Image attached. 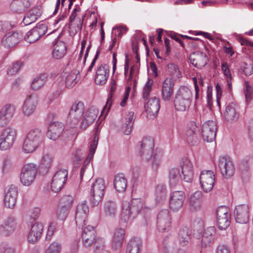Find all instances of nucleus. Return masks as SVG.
<instances>
[{"label": "nucleus", "mask_w": 253, "mask_h": 253, "mask_svg": "<svg viewBox=\"0 0 253 253\" xmlns=\"http://www.w3.org/2000/svg\"><path fill=\"white\" fill-rule=\"evenodd\" d=\"M68 176L66 170H59L57 171L53 177L51 183V189L53 192L57 193L59 192L65 184Z\"/></svg>", "instance_id": "obj_14"}, {"label": "nucleus", "mask_w": 253, "mask_h": 253, "mask_svg": "<svg viewBox=\"0 0 253 253\" xmlns=\"http://www.w3.org/2000/svg\"><path fill=\"white\" fill-rule=\"evenodd\" d=\"M31 3L29 0H14L10 4V9L14 12L22 13L29 8Z\"/></svg>", "instance_id": "obj_34"}, {"label": "nucleus", "mask_w": 253, "mask_h": 253, "mask_svg": "<svg viewBox=\"0 0 253 253\" xmlns=\"http://www.w3.org/2000/svg\"><path fill=\"white\" fill-rule=\"evenodd\" d=\"M181 175L179 170L176 168L170 169L169 172V184L171 188L175 187L180 182Z\"/></svg>", "instance_id": "obj_38"}, {"label": "nucleus", "mask_w": 253, "mask_h": 253, "mask_svg": "<svg viewBox=\"0 0 253 253\" xmlns=\"http://www.w3.org/2000/svg\"><path fill=\"white\" fill-rule=\"evenodd\" d=\"M171 226V217L167 210H163L158 213L157 217V227L159 232H168Z\"/></svg>", "instance_id": "obj_11"}, {"label": "nucleus", "mask_w": 253, "mask_h": 253, "mask_svg": "<svg viewBox=\"0 0 253 253\" xmlns=\"http://www.w3.org/2000/svg\"><path fill=\"white\" fill-rule=\"evenodd\" d=\"M15 112L14 106L11 104L5 105L0 110V114L6 117V118H11Z\"/></svg>", "instance_id": "obj_51"}, {"label": "nucleus", "mask_w": 253, "mask_h": 253, "mask_svg": "<svg viewBox=\"0 0 253 253\" xmlns=\"http://www.w3.org/2000/svg\"><path fill=\"white\" fill-rule=\"evenodd\" d=\"M17 194V187H11L8 189L5 195L4 199V204L5 207L10 209H12L14 207L16 202Z\"/></svg>", "instance_id": "obj_26"}, {"label": "nucleus", "mask_w": 253, "mask_h": 253, "mask_svg": "<svg viewBox=\"0 0 253 253\" xmlns=\"http://www.w3.org/2000/svg\"><path fill=\"white\" fill-rule=\"evenodd\" d=\"M94 253H104V244L102 240L100 239L99 241L94 244Z\"/></svg>", "instance_id": "obj_57"}, {"label": "nucleus", "mask_w": 253, "mask_h": 253, "mask_svg": "<svg viewBox=\"0 0 253 253\" xmlns=\"http://www.w3.org/2000/svg\"><path fill=\"white\" fill-rule=\"evenodd\" d=\"M69 210L68 208L60 206L57 211V218L62 220H65L69 214Z\"/></svg>", "instance_id": "obj_55"}, {"label": "nucleus", "mask_w": 253, "mask_h": 253, "mask_svg": "<svg viewBox=\"0 0 253 253\" xmlns=\"http://www.w3.org/2000/svg\"><path fill=\"white\" fill-rule=\"evenodd\" d=\"M82 239L83 245L85 247H90L101 239L97 237L95 227L88 225L86 226L82 233Z\"/></svg>", "instance_id": "obj_10"}, {"label": "nucleus", "mask_w": 253, "mask_h": 253, "mask_svg": "<svg viewBox=\"0 0 253 253\" xmlns=\"http://www.w3.org/2000/svg\"><path fill=\"white\" fill-rule=\"evenodd\" d=\"M180 167L183 180L191 182L194 176L193 166L191 162L188 158H184L180 162Z\"/></svg>", "instance_id": "obj_15"}, {"label": "nucleus", "mask_w": 253, "mask_h": 253, "mask_svg": "<svg viewBox=\"0 0 253 253\" xmlns=\"http://www.w3.org/2000/svg\"><path fill=\"white\" fill-rule=\"evenodd\" d=\"M80 211L82 213L86 214L88 211V208L86 206V201H84L81 205H78L77 208V211Z\"/></svg>", "instance_id": "obj_64"}, {"label": "nucleus", "mask_w": 253, "mask_h": 253, "mask_svg": "<svg viewBox=\"0 0 253 253\" xmlns=\"http://www.w3.org/2000/svg\"><path fill=\"white\" fill-rule=\"evenodd\" d=\"M84 109V105L83 102H75L71 108L69 115L71 118L78 120L82 116Z\"/></svg>", "instance_id": "obj_36"}, {"label": "nucleus", "mask_w": 253, "mask_h": 253, "mask_svg": "<svg viewBox=\"0 0 253 253\" xmlns=\"http://www.w3.org/2000/svg\"><path fill=\"white\" fill-rule=\"evenodd\" d=\"M34 29L37 30V33L40 35V37H41L46 32L47 27L45 24L41 23L34 27Z\"/></svg>", "instance_id": "obj_60"}, {"label": "nucleus", "mask_w": 253, "mask_h": 253, "mask_svg": "<svg viewBox=\"0 0 253 253\" xmlns=\"http://www.w3.org/2000/svg\"><path fill=\"white\" fill-rule=\"evenodd\" d=\"M38 171L37 166L34 164L25 165L22 169L20 180L25 186L30 185L34 181Z\"/></svg>", "instance_id": "obj_6"}, {"label": "nucleus", "mask_w": 253, "mask_h": 253, "mask_svg": "<svg viewBox=\"0 0 253 253\" xmlns=\"http://www.w3.org/2000/svg\"><path fill=\"white\" fill-rule=\"evenodd\" d=\"M174 82L171 78H167L164 82L162 89V96L164 100L169 101L173 91Z\"/></svg>", "instance_id": "obj_25"}, {"label": "nucleus", "mask_w": 253, "mask_h": 253, "mask_svg": "<svg viewBox=\"0 0 253 253\" xmlns=\"http://www.w3.org/2000/svg\"><path fill=\"white\" fill-rule=\"evenodd\" d=\"M125 229L120 228L115 231L112 242V249L118 250L121 249L125 239Z\"/></svg>", "instance_id": "obj_27"}, {"label": "nucleus", "mask_w": 253, "mask_h": 253, "mask_svg": "<svg viewBox=\"0 0 253 253\" xmlns=\"http://www.w3.org/2000/svg\"><path fill=\"white\" fill-rule=\"evenodd\" d=\"M15 228V223L13 218H8L3 221L0 226V234L2 236H8L12 233Z\"/></svg>", "instance_id": "obj_30"}, {"label": "nucleus", "mask_w": 253, "mask_h": 253, "mask_svg": "<svg viewBox=\"0 0 253 253\" xmlns=\"http://www.w3.org/2000/svg\"><path fill=\"white\" fill-rule=\"evenodd\" d=\"M191 231L187 227H183L180 228L178 239L180 245L182 246H186L188 244L191 239Z\"/></svg>", "instance_id": "obj_39"}, {"label": "nucleus", "mask_w": 253, "mask_h": 253, "mask_svg": "<svg viewBox=\"0 0 253 253\" xmlns=\"http://www.w3.org/2000/svg\"><path fill=\"white\" fill-rule=\"evenodd\" d=\"M167 190L163 185H158L156 188V200L160 202L165 199L166 197Z\"/></svg>", "instance_id": "obj_50"}, {"label": "nucleus", "mask_w": 253, "mask_h": 253, "mask_svg": "<svg viewBox=\"0 0 253 253\" xmlns=\"http://www.w3.org/2000/svg\"><path fill=\"white\" fill-rule=\"evenodd\" d=\"M60 249V245L58 243L54 242L47 249L46 253H59Z\"/></svg>", "instance_id": "obj_58"}, {"label": "nucleus", "mask_w": 253, "mask_h": 253, "mask_svg": "<svg viewBox=\"0 0 253 253\" xmlns=\"http://www.w3.org/2000/svg\"><path fill=\"white\" fill-rule=\"evenodd\" d=\"M198 128L194 122H191L186 131V139L188 143L191 145H195L198 143Z\"/></svg>", "instance_id": "obj_20"}, {"label": "nucleus", "mask_w": 253, "mask_h": 253, "mask_svg": "<svg viewBox=\"0 0 253 253\" xmlns=\"http://www.w3.org/2000/svg\"><path fill=\"white\" fill-rule=\"evenodd\" d=\"M67 47L65 43L61 41L57 40L54 44L52 55L54 58L60 59L66 54Z\"/></svg>", "instance_id": "obj_32"}, {"label": "nucleus", "mask_w": 253, "mask_h": 253, "mask_svg": "<svg viewBox=\"0 0 253 253\" xmlns=\"http://www.w3.org/2000/svg\"><path fill=\"white\" fill-rule=\"evenodd\" d=\"M132 48L133 52L136 54L135 58L137 59V62H140V57L138 53V40L136 37H133V40L132 42Z\"/></svg>", "instance_id": "obj_59"}, {"label": "nucleus", "mask_w": 253, "mask_h": 253, "mask_svg": "<svg viewBox=\"0 0 253 253\" xmlns=\"http://www.w3.org/2000/svg\"><path fill=\"white\" fill-rule=\"evenodd\" d=\"M234 216L237 222L244 224L246 223L249 219V208L247 205H240L236 207Z\"/></svg>", "instance_id": "obj_17"}, {"label": "nucleus", "mask_w": 253, "mask_h": 253, "mask_svg": "<svg viewBox=\"0 0 253 253\" xmlns=\"http://www.w3.org/2000/svg\"><path fill=\"white\" fill-rule=\"evenodd\" d=\"M97 117V111L93 108H89L85 113L84 119L81 123V127L85 129L93 123Z\"/></svg>", "instance_id": "obj_33"}, {"label": "nucleus", "mask_w": 253, "mask_h": 253, "mask_svg": "<svg viewBox=\"0 0 253 253\" xmlns=\"http://www.w3.org/2000/svg\"><path fill=\"white\" fill-rule=\"evenodd\" d=\"M43 231V225L41 223H35L32 225L28 236L29 242L35 243L41 237Z\"/></svg>", "instance_id": "obj_23"}, {"label": "nucleus", "mask_w": 253, "mask_h": 253, "mask_svg": "<svg viewBox=\"0 0 253 253\" xmlns=\"http://www.w3.org/2000/svg\"><path fill=\"white\" fill-rule=\"evenodd\" d=\"M143 218L145 220V224L148 225L151 223L150 209L143 208Z\"/></svg>", "instance_id": "obj_62"}, {"label": "nucleus", "mask_w": 253, "mask_h": 253, "mask_svg": "<svg viewBox=\"0 0 253 253\" xmlns=\"http://www.w3.org/2000/svg\"><path fill=\"white\" fill-rule=\"evenodd\" d=\"M37 104L36 99L32 97L31 95H29L25 100L23 106V111L25 115L29 116L32 114L36 109Z\"/></svg>", "instance_id": "obj_37"}, {"label": "nucleus", "mask_w": 253, "mask_h": 253, "mask_svg": "<svg viewBox=\"0 0 253 253\" xmlns=\"http://www.w3.org/2000/svg\"><path fill=\"white\" fill-rule=\"evenodd\" d=\"M134 113L133 112H129L127 115L126 118V123L125 124L124 132L126 135H128L131 131V129L133 126Z\"/></svg>", "instance_id": "obj_47"}, {"label": "nucleus", "mask_w": 253, "mask_h": 253, "mask_svg": "<svg viewBox=\"0 0 253 253\" xmlns=\"http://www.w3.org/2000/svg\"><path fill=\"white\" fill-rule=\"evenodd\" d=\"M142 209V202L141 199L134 198L131 201V206L130 208L128 205L123 206L121 213V220L126 222L129 219L130 214L132 215L133 218L136 217L141 213Z\"/></svg>", "instance_id": "obj_5"}, {"label": "nucleus", "mask_w": 253, "mask_h": 253, "mask_svg": "<svg viewBox=\"0 0 253 253\" xmlns=\"http://www.w3.org/2000/svg\"><path fill=\"white\" fill-rule=\"evenodd\" d=\"M154 147V140L151 136L143 138V157L145 161L151 159Z\"/></svg>", "instance_id": "obj_29"}, {"label": "nucleus", "mask_w": 253, "mask_h": 253, "mask_svg": "<svg viewBox=\"0 0 253 253\" xmlns=\"http://www.w3.org/2000/svg\"><path fill=\"white\" fill-rule=\"evenodd\" d=\"M141 245L140 239L137 237H134L128 243L126 253H139Z\"/></svg>", "instance_id": "obj_42"}, {"label": "nucleus", "mask_w": 253, "mask_h": 253, "mask_svg": "<svg viewBox=\"0 0 253 253\" xmlns=\"http://www.w3.org/2000/svg\"><path fill=\"white\" fill-rule=\"evenodd\" d=\"M117 88V84L116 81L114 79H112L111 80V88L110 90V99H108V101L107 102V104L106 106L104 107V109L107 107V105L109 104V102L110 100L111 99V98L112 97L113 95H114L115 90Z\"/></svg>", "instance_id": "obj_63"}, {"label": "nucleus", "mask_w": 253, "mask_h": 253, "mask_svg": "<svg viewBox=\"0 0 253 253\" xmlns=\"http://www.w3.org/2000/svg\"><path fill=\"white\" fill-rule=\"evenodd\" d=\"M79 71L76 70L71 72L66 77L65 84L67 87L70 88L74 86L78 82V75Z\"/></svg>", "instance_id": "obj_44"}, {"label": "nucleus", "mask_w": 253, "mask_h": 253, "mask_svg": "<svg viewBox=\"0 0 253 253\" xmlns=\"http://www.w3.org/2000/svg\"><path fill=\"white\" fill-rule=\"evenodd\" d=\"M114 185L118 192H125L127 186L126 178L122 174H118L116 175L114 180Z\"/></svg>", "instance_id": "obj_41"}, {"label": "nucleus", "mask_w": 253, "mask_h": 253, "mask_svg": "<svg viewBox=\"0 0 253 253\" xmlns=\"http://www.w3.org/2000/svg\"><path fill=\"white\" fill-rule=\"evenodd\" d=\"M215 175L213 171L210 170H203L200 175L201 186L205 192L211 191L213 186Z\"/></svg>", "instance_id": "obj_12"}, {"label": "nucleus", "mask_w": 253, "mask_h": 253, "mask_svg": "<svg viewBox=\"0 0 253 253\" xmlns=\"http://www.w3.org/2000/svg\"><path fill=\"white\" fill-rule=\"evenodd\" d=\"M203 194L201 191H197L190 197L189 204L191 210L196 211L199 209L202 203Z\"/></svg>", "instance_id": "obj_35"}, {"label": "nucleus", "mask_w": 253, "mask_h": 253, "mask_svg": "<svg viewBox=\"0 0 253 253\" xmlns=\"http://www.w3.org/2000/svg\"><path fill=\"white\" fill-rule=\"evenodd\" d=\"M246 88L244 90V93L246 101L250 102L253 98L252 87L248 82L245 83Z\"/></svg>", "instance_id": "obj_56"}, {"label": "nucleus", "mask_w": 253, "mask_h": 253, "mask_svg": "<svg viewBox=\"0 0 253 253\" xmlns=\"http://www.w3.org/2000/svg\"><path fill=\"white\" fill-rule=\"evenodd\" d=\"M86 218V214L82 213V212L78 211L76 212L75 220L77 225L82 227L85 224V221Z\"/></svg>", "instance_id": "obj_52"}, {"label": "nucleus", "mask_w": 253, "mask_h": 253, "mask_svg": "<svg viewBox=\"0 0 253 253\" xmlns=\"http://www.w3.org/2000/svg\"><path fill=\"white\" fill-rule=\"evenodd\" d=\"M238 105L234 103L228 104L225 108L224 116L225 120L230 123L236 122L239 117Z\"/></svg>", "instance_id": "obj_19"}, {"label": "nucleus", "mask_w": 253, "mask_h": 253, "mask_svg": "<svg viewBox=\"0 0 253 253\" xmlns=\"http://www.w3.org/2000/svg\"><path fill=\"white\" fill-rule=\"evenodd\" d=\"M239 172L240 177L243 182H247L249 180L250 171L248 162L246 160L241 161L239 164Z\"/></svg>", "instance_id": "obj_40"}, {"label": "nucleus", "mask_w": 253, "mask_h": 253, "mask_svg": "<svg viewBox=\"0 0 253 253\" xmlns=\"http://www.w3.org/2000/svg\"><path fill=\"white\" fill-rule=\"evenodd\" d=\"M42 14L41 7H35L31 8L24 16L23 23L25 25H30L35 22Z\"/></svg>", "instance_id": "obj_28"}, {"label": "nucleus", "mask_w": 253, "mask_h": 253, "mask_svg": "<svg viewBox=\"0 0 253 253\" xmlns=\"http://www.w3.org/2000/svg\"><path fill=\"white\" fill-rule=\"evenodd\" d=\"M23 65V63L20 61H17L10 66L8 70L7 74L10 76L14 75L18 73L20 67Z\"/></svg>", "instance_id": "obj_54"}, {"label": "nucleus", "mask_w": 253, "mask_h": 253, "mask_svg": "<svg viewBox=\"0 0 253 253\" xmlns=\"http://www.w3.org/2000/svg\"><path fill=\"white\" fill-rule=\"evenodd\" d=\"M16 135V131L11 127L3 129L0 136V149L5 150L13 144Z\"/></svg>", "instance_id": "obj_7"}, {"label": "nucleus", "mask_w": 253, "mask_h": 253, "mask_svg": "<svg viewBox=\"0 0 253 253\" xmlns=\"http://www.w3.org/2000/svg\"><path fill=\"white\" fill-rule=\"evenodd\" d=\"M185 199V195L183 192L176 191L172 192L169 201L170 208L173 211H177L181 209L183 206Z\"/></svg>", "instance_id": "obj_16"}, {"label": "nucleus", "mask_w": 253, "mask_h": 253, "mask_svg": "<svg viewBox=\"0 0 253 253\" xmlns=\"http://www.w3.org/2000/svg\"><path fill=\"white\" fill-rule=\"evenodd\" d=\"M42 142V134L38 129L30 131L25 139L23 149L27 153L33 152Z\"/></svg>", "instance_id": "obj_4"}, {"label": "nucleus", "mask_w": 253, "mask_h": 253, "mask_svg": "<svg viewBox=\"0 0 253 253\" xmlns=\"http://www.w3.org/2000/svg\"><path fill=\"white\" fill-rule=\"evenodd\" d=\"M215 234V229L214 227H209L205 229L201 240L202 247L210 246L214 241Z\"/></svg>", "instance_id": "obj_31"}, {"label": "nucleus", "mask_w": 253, "mask_h": 253, "mask_svg": "<svg viewBox=\"0 0 253 253\" xmlns=\"http://www.w3.org/2000/svg\"><path fill=\"white\" fill-rule=\"evenodd\" d=\"M231 214L229 210L225 207H219L216 210L217 224L221 230L226 229L230 224Z\"/></svg>", "instance_id": "obj_9"}, {"label": "nucleus", "mask_w": 253, "mask_h": 253, "mask_svg": "<svg viewBox=\"0 0 253 253\" xmlns=\"http://www.w3.org/2000/svg\"><path fill=\"white\" fill-rule=\"evenodd\" d=\"M105 184L102 178L96 179L91 185L90 189V203L93 207L98 205L104 194Z\"/></svg>", "instance_id": "obj_3"}, {"label": "nucleus", "mask_w": 253, "mask_h": 253, "mask_svg": "<svg viewBox=\"0 0 253 253\" xmlns=\"http://www.w3.org/2000/svg\"><path fill=\"white\" fill-rule=\"evenodd\" d=\"M63 129V125L61 123L52 122L49 125L47 135L50 139L55 140L61 134Z\"/></svg>", "instance_id": "obj_24"}, {"label": "nucleus", "mask_w": 253, "mask_h": 253, "mask_svg": "<svg viewBox=\"0 0 253 253\" xmlns=\"http://www.w3.org/2000/svg\"><path fill=\"white\" fill-rule=\"evenodd\" d=\"M74 201L73 197L71 195H65L60 200V205L70 209Z\"/></svg>", "instance_id": "obj_53"}, {"label": "nucleus", "mask_w": 253, "mask_h": 253, "mask_svg": "<svg viewBox=\"0 0 253 253\" xmlns=\"http://www.w3.org/2000/svg\"><path fill=\"white\" fill-rule=\"evenodd\" d=\"M153 84V81L148 79L143 87V99L144 100L143 108L146 113V117L148 120H153L156 117L160 107L158 99L155 97L148 99Z\"/></svg>", "instance_id": "obj_1"}, {"label": "nucleus", "mask_w": 253, "mask_h": 253, "mask_svg": "<svg viewBox=\"0 0 253 253\" xmlns=\"http://www.w3.org/2000/svg\"><path fill=\"white\" fill-rule=\"evenodd\" d=\"M98 137L97 138L96 140H93L91 144L90 147V153L89 155L88 156L87 159L85 161H87L88 160V162L92 159L94 153H95L96 148L97 145L98 143Z\"/></svg>", "instance_id": "obj_61"}, {"label": "nucleus", "mask_w": 253, "mask_h": 253, "mask_svg": "<svg viewBox=\"0 0 253 253\" xmlns=\"http://www.w3.org/2000/svg\"><path fill=\"white\" fill-rule=\"evenodd\" d=\"M193 94L192 90L187 86H181L176 93L174 104L175 109L179 111H185L189 108Z\"/></svg>", "instance_id": "obj_2"}, {"label": "nucleus", "mask_w": 253, "mask_h": 253, "mask_svg": "<svg viewBox=\"0 0 253 253\" xmlns=\"http://www.w3.org/2000/svg\"><path fill=\"white\" fill-rule=\"evenodd\" d=\"M104 211L106 215L114 216L117 211V205L113 201H107L104 206Z\"/></svg>", "instance_id": "obj_45"}, {"label": "nucleus", "mask_w": 253, "mask_h": 253, "mask_svg": "<svg viewBox=\"0 0 253 253\" xmlns=\"http://www.w3.org/2000/svg\"><path fill=\"white\" fill-rule=\"evenodd\" d=\"M36 29H32L24 37L25 40L29 43H33L41 38Z\"/></svg>", "instance_id": "obj_49"}, {"label": "nucleus", "mask_w": 253, "mask_h": 253, "mask_svg": "<svg viewBox=\"0 0 253 253\" xmlns=\"http://www.w3.org/2000/svg\"><path fill=\"white\" fill-rule=\"evenodd\" d=\"M163 155L162 151L159 149H156L153 153L152 168L153 169L157 170L160 166Z\"/></svg>", "instance_id": "obj_43"}, {"label": "nucleus", "mask_w": 253, "mask_h": 253, "mask_svg": "<svg viewBox=\"0 0 253 253\" xmlns=\"http://www.w3.org/2000/svg\"><path fill=\"white\" fill-rule=\"evenodd\" d=\"M109 68L106 64L101 65L97 70L95 82L97 84H104L109 77Z\"/></svg>", "instance_id": "obj_21"}, {"label": "nucleus", "mask_w": 253, "mask_h": 253, "mask_svg": "<svg viewBox=\"0 0 253 253\" xmlns=\"http://www.w3.org/2000/svg\"><path fill=\"white\" fill-rule=\"evenodd\" d=\"M23 36L16 32L8 33L3 38L2 43L4 46L12 47L22 39Z\"/></svg>", "instance_id": "obj_22"}, {"label": "nucleus", "mask_w": 253, "mask_h": 253, "mask_svg": "<svg viewBox=\"0 0 253 253\" xmlns=\"http://www.w3.org/2000/svg\"><path fill=\"white\" fill-rule=\"evenodd\" d=\"M189 59L193 66L199 68L204 67L208 61L206 54L200 51L194 52L191 54Z\"/></svg>", "instance_id": "obj_18"}, {"label": "nucleus", "mask_w": 253, "mask_h": 253, "mask_svg": "<svg viewBox=\"0 0 253 253\" xmlns=\"http://www.w3.org/2000/svg\"><path fill=\"white\" fill-rule=\"evenodd\" d=\"M218 168L222 175L227 179L234 173V165L229 157L222 156L218 160Z\"/></svg>", "instance_id": "obj_8"}, {"label": "nucleus", "mask_w": 253, "mask_h": 253, "mask_svg": "<svg viewBox=\"0 0 253 253\" xmlns=\"http://www.w3.org/2000/svg\"><path fill=\"white\" fill-rule=\"evenodd\" d=\"M52 163V159L48 155H44L41 161L40 166V172L46 173L50 168Z\"/></svg>", "instance_id": "obj_46"}, {"label": "nucleus", "mask_w": 253, "mask_h": 253, "mask_svg": "<svg viewBox=\"0 0 253 253\" xmlns=\"http://www.w3.org/2000/svg\"><path fill=\"white\" fill-rule=\"evenodd\" d=\"M46 81V77L45 75H42L36 77L31 84V87L34 90H38L42 87Z\"/></svg>", "instance_id": "obj_48"}, {"label": "nucleus", "mask_w": 253, "mask_h": 253, "mask_svg": "<svg viewBox=\"0 0 253 253\" xmlns=\"http://www.w3.org/2000/svg\"><path fill=\"white\" fill-rule=\"evenodd\" d=\"M216 130V124L215 122H206L202 126L201 133L203 139L207 142H211L214 140Z\"/></svg>", "instance_id": "obj_13"}]
</instances>
